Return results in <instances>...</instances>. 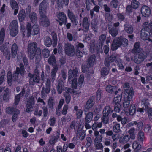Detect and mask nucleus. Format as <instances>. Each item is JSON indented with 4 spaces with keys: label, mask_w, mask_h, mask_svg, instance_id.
I'll return each instance as SVG.
<instances>
[{
    "label": "nucleus",
    "mask_w": 152,
    "mask_h": 152,
    "mask_svg": "<svg viewBox=\"0 0 152 152\" xmlns=\"http://www.w3.org/2000/svg\"><path fill=\"white\" fill-rule=\"evenodd\" d=\"M142 26V28L140 34L141 38L144 40L152 42V39H150V37L152 36V21L149 24L148 22H144Z\"/></svg>",
    "instance_id": "nucleus-1"
},
{
    "label": "nucleus",
    "mask_w": 152,
    "mask_h": 152,
    "mask_svg": "<svg viewBox=\"0 0 152 152\" xmlns=\"http://www.w3.org/2000/svg\"><path fill=\"white\" fill-rule=\"evenodd\" d=\"M47 7V3L45 0H43L40 3L39 7V12L42 18L40 23L42 26L45 27H48L50 24V22L48 18L43 13V12H46Z\"/></svg>",
    "instance_id": "nucleus-2"
},
{
    "label": "nucleus",
    "mask_w": 152,
    "mask_h": 152,
    "mask_svg": "<svg viewBox=\"0 0 152 152\" xmlns=\"http://www.w3.org/2000/svg\"><path fill=\"white\" fill-rule=\"evenodd\" d=\"M106 38V35L104 34H101L99 37L98 42L95 44L94 40L90 41V50L92 52L95 51L99 52L100 49L102 50V47L105 41Z\"/></svg>",
    "instance_id": "nucleus-3"
},
{
    "label": "nucleus",
    "mask_w": 152,
    "mask_h": 152,
    "mask_svg": "<svg viewBox=\"0 0 152 152\" xmlns=\"http://www.w3.org/2000/svg\"><path fill=\"white\" fill-rule=\"evenodd\" d=\"M128 41L127 39L120 36L115 38L113 41L111 48L112 51L116 50L118 48L122 45L127 46L128 44Z\"/></svg>",
    "instance_id": "nucleus-4"
},
{
    "label": "nucleus",
    "mask_w": 152,
    "mask_h": 152,
    "mask_svg": "<svg viewBox=\"0 0 152 152\" xmlns=\"http://www.w3.org/2000/svg\"><path fill=\"white\" fill-rule=\"evenodd\" d=\"M10 34V35L15 37L18 33V25L17 20H13L10 23L9 25Z\"/></svg>",
    "instance_id": "nucleus-5"
},
{
    "label": "nucleus",
    "mask_w": 152,
    "mask_h": 152,
    "mask_svg": "<svg viewBox=\"0 0 152 152\" xmlns=\"http://www.w3.org/2000/svg\"><path fill=\"white\" fill-rule=\"evenodd\" d=\"M57 17L58 19L56 20L59 22V25L61 26L63 24L66 25V27L67 29H69L71 27V23H66V17L65 14L62 12H59L57 14Z\"/></svg>",
    "instance_id": "nucleus-6"
},
{
    "label": "nucleus",
    "mask_w": 152,
    "mask_h": 152,
    "mask_svg": "<svg viewBox=\"0 0 152 152\" xmlns=\"http://www.w3.org/2000/svg\"><path fill=\"white\" fill-rule=\"evenodd\" d=\"M37 44L34 42L29 44L28 46V55L30 59H33L36 55L37 51Z\"/></svg>",
    "instance_id": "nucleus-7"
},
{
    "label": "nucleus",
    "mask_w": 152,
    "mask_h": 152,
    "mask_svg": "<svg viewBox=\"0 0 152 152\" xmlns=\"http://www.w3.org/2000/svg\"><path fill=\"white\" fill-rule=\"evenodd\" d=\"M113 108L109 105L106 106L103 111V117L102 118L103 122L107 123L108 121L109 116H110L113 113Z\"/></svg>",
    "instance_id": "nucleus-8"
},
{
    "label": "nucleus",
    "mask_w": 152,
    "mask_h": 152,
    "mask_svg": "<svg viewBox=\"0 0 152 152\" xmlns=\"http://www.w3.org/2000/svg\"><path fill=\"white\" fill-rule=\"evenodd\" d=\"M20 67H17L15 72L12 75L13 80L14 81H17L18 78V76L20 74L22 76H23L25 72L24 66L22 63L19 65Z\"/></svg>",
    "instance_id": "nucleus-9"
},
{
    "label": "nucleus",
    "mask_w": 152,
    "mask_h": 152,
    "mask_svg": "<svg viewBox=\"0 0 152 152\" xmlns=\"http://www.w3.org/2000/svg\"><path fill=\"white\" fill-rule=\"evenodd\" d=\"M64 49L65 53L66 55L73 56L75 55L74 46L70 43L67 42L65 44Z\"/></svg>",
    "instance_id": "nucleus-10"
},
{
    "label": "nucleus",
    "mask_w": 152,
    "mask_h": 152,
    "mask_svg": "<svg viewBox=\"0 0 152 152\" xmlns=\"http://www.w3.org/2000/svg\"><path fill=\"white\" fill-rule=\"evenodd\" d=\"M35 104V97L33 96L26 99V111L29 113L32 111V109Z\"/></svg>",
    "instance_id": "nucleus-11"
},
{
    "label": "nucleus",
    "mask_w": 152,
    "mask_h": 152,
    "mask_svg": "<svg viewBox=\"0 0 152 152\" xmlns=\"http://www.w3.org/2000/svg\"><path fill=\"white\" fill-rule=\"evenodd\" d=\"M142 105L145 107V111H146L149 117L152 116V108L149 107L150 104L148 99L145 98L141 102Z\"/></svg>",
    "instance_id": "nucleus-12"
},
{
    "label": "nucleus",
    "mask_w": 152,
    "mask_h": 152,
    "mask_svg": "<svg viewBox=\"0 0 152 152\" xmlns=\"http://www.w3.org/2000/svg\"><path fill=\"white\" fill-rule=\"evenodd\" d=\"M137 58L134 56V61L136 64H139L144 61L147 57V53L145 52L142 51L138 53Z\"/></svg>",
    "instance_id": "nucleus-13"
},
{
    "label": "nucleus",
    "mask_w": 152,
    "mask_h": 152,
    "mask_svg": "<svg viewBox=\"0 0 152 152\" xmlns=\"http://www.w3.org/2000/svg\"><path fill=\"white\" fill-rule=\"evenodd\" d=\"M124 94L123 98L132 100L134 95V91L132 87L129 89H124Z\"/></svg>",
    "instance_id": "nucleus-14"
},
{
    "label": "nucleus",
    "mask_w": 152,
    "mask_h": 152,
    "mask_svg": "<svg viewBox=\"0 0 152 152\" xmlns=\"http://www.w3.org/2000/svg\"><path fill=\"white\" fill-rule=\"evenodd\" d=\"M51 83L49 80H47L46 81L45 88L43 87L41 91V95L42 97H45L46 96V94H48L50 91Z\"/></svg>",
    "instance_id": "nucleus-15"
},
{
    "label": "nucleus",
    "mask_w": 152,
    "mask_h": 152,
    "mask_svg": "<svg viewBox=\"0 0 152 152\" xmlns=\"http://www.w3.org/2000/svg\"><path fill=\"white\" fill-rule=\"evenodd\" d=\"M82 24V30L84 32H87L89 30L90 23L89 22L88 18L87 17H84L83 19Z\"/></svg>",
    "instance_id": "nucleus-16"
},
{
    "label": "nucleus",
    "mask_w": 152,
    "mask_h": 152,
    "mask_svg": "<svg viewBox=\"0 0 152 152\" xmlns=\"http://www.w3.org/2000/svg\"><path fill=\"white\" fill-rule=\"evenodd\" d=\"M118 59L117 58L116 56L115 55L112 54L110 56L105 58L104 64L107 67H109L110 65V63L114 62L115 61L116 62V60Z\"/></svg>",
    "instance_id": "nucleus-17"
},
{
    "label": "nucleus",
    "mask_w": 152,
    "mask_h": 152,
    "mask_svg": "<svg viewBox=\"0 0 152 152\" xmlns=\"http://www.w3.org/2000/svg\"><path fill=\"white\" fill-rule=\"evenodd\" d=\"M67 15L73 24L76 26L77 25L78 21L77 20L76 18L74 13L69 9L67 10Z\"/></svg>",
    "instance_id": "nucleus-18"
},
{
    "label": "nucleus",
    "mask_w": 152,
    "mask_h": 152,
    "mask_svg": "<svg viewBox=\"0 0 152 152\" xmlns=\"http://www.w3.org/2000/svg\"><path fill=\"white\" fill-rule=\"evenodd\" d=\"M151 9L149 7L145 5L142 6L141 12L142 15L144 17H148L151 14Z\"/></svg>",
    "instance_id": "nucleus-19"
},
{
    "label": "nucleus",
    "mask_w": 152,
    "mask_h": 152,
    "mask_svg": "<svg viewBox=\"0 0 152 152\" xmlns=\"http://www.w3.org/2000/svg\"><path fill=\"white\" fill-rule=\"evenodd\" d=\"M95 97L93 96L89 98L87 101L85 107L87 110H89L94 105L95 103Z\"/></svg>",
    "instance_id": "nucleus-20"
},
{
    "label": "nucleus",
    "mask_w": 152,
    "mask_h": 152,
    "mask_svg": "<svg viewBox=\"0 0 152 152\" xmlns=\"http://www.w3.org/2000/svg\"><path fill=\"white\" fill-rule=\"evenodd\" d=\"M10 3L11 8L14 10V15H16L19 9V6L17 2L15 0H10Z\"/></svg>",
    "instance_id": "nucleus-21"
},
{
    "label": "nucleus",
    "mask_w": 152,
    "mask_h": 152,
    "mask_svg": "<svg viewBox=\"0 0 152 152\" xmlns=\"http://www.w3.org/2000/svg\"><path fill=\"white\" fill-rule=\"evenodd\" d=\"M140 43L139 42H135L134 45L133 49L132 50V53L133 54L139 53L141 51Z\"/></svg>",
    "instance_id": "nucleus-22"
},
{
    "label": "nucleus",
    "mask_w": 152,
    "mask_h": 152,
    "mask_svg": "<svg viewBox=\"0 0 152 152\" xmlns=\"http://www.w3.org/2000/svg\"><path fill=\"white\" fill-rule=\"evenodd\" d=\"M19 110L13 106H9L6 108L5 111L6 113L12 115L19 111Z\"/></svg>",
    "instance_id": "nucleus-23"
},
{
    "label": "nucleus",
    "mask_w": 152,
    "mask_h": 152,
    "mask_svg": "<svg viewBox=\"0 0 152 152\" xmlns=\"http://www.w3.org/2000/svg\"><path fill=\"white\" fill-rule=\"evenodd\" d=\"M96 58V56L94 54L91 55L86 61V64L89 66L92 67L95 61Z\"/></svg>",
    "instance_id": "nucleus-24"
},
{
    "label": "nucleus",
    "mask_w": 152,
    "mask_h": 152,
    "mask_svg": "<svg viewBox=\"0 0 152 152\" xmlns=\"http://www.w3.org/2000/svg\"><path fill=\"white\" fill-rule=\"evenodd\" d=\"M57 91L59 94H61L64 89V86L63 81L61 80L58 81V84L56 86Z\"/></svg>",
    "instance_id": "nucleus-25"
},
{
    "label": "nucleus",
    "mask_w": 152,
    "mask_h": 152,
    "mask_svg": "<svg viewBox=\"0 0 152 152\" xmlns=\"http://www.w3.org/2000/svg\"><path fill=\"white\" fill-rule=\"evenodd\" d=\"M18 46L15 43L13 44L11 47V53L12 57L14 58L15 57L17 53L18 50Z\"/></svg>",
    "instance_id": "nucleus-26"
},
{
    "label": "nucleus",
    "mask_w": 152,
    "mask_h": 152,
    "mask_svg": "<svg viewBox=\"0 0 152 152\" xmlns=\"http://www.w3.org/2000/svg\"><path fill=\"white\" fill-rule=\"evenodd\" d=\"M29 76L30 77V82L31 83L33 84L34 83H38L39 82V76L36 75H33V74L29 73Z\"/></svg>",
    "instance_id": "nucleus-27"
},
{
    "label": "nucleus",
    "mask_w": 152,
    "mask_h": 152,
    "mask_svg": "<svg viewBox=\"0 0 152 152\" xmlns=\"http://www.w3.org/2000/svg\"><path fill=\"white\" fill-rule=\"evenodd\" d=\"M26 16L25 11L23 9L20 10L19 12L18 16L19 21L21 22L23 21Z\"/></svg>",
    "instance_id": "nucleus-28"
},
{
    "label": "nucleus",
    "mask_w": 152,
    "mask_h": 152,
    "mask_svg": "<svg viewBox=\"0 0 152 152\" xmlns=\"http://www.w3.org/2000/svg\"><path fill=\"white\" fill-rule=\"evenodd\" d=\"M109 33L113 37H115L118 33V28H116L114 27H109Z\"/></svg>",
    "instance_id": "nucleus-29"
},
{
    "label": "nucleus",
    "mask_w": 152,
    "mask_h": 152,
    "mask_svg": "<svg viewBox=\"0 0 152 152\" xmlns=\"http://www.w3.org/2000/svg\"><path fill=\"white\" fill-rule=\"evenodd\" d=\"M58 67L57 65H55L53 67L51 72V77L52 78V81L53 82L55 78L56 73L57 72Z\"/></svg>",
    "instance_id": "nucleus-30"
},
{
    "label": "nucleus",
    "mask_w": 152,
    "mask_h": 152,
    "mask_svg": "<svg viewBox=\"0 0 152 152\" xmlns=\"http://www.w3.org/2000/svg\"><path fill=\"white\" fill-rule=\"evenodd\" d=\"M132 147L135 152H138L140 151L141 145L137 141H134L132 144Z\"/></svg>",
    "instance_id": "nucleus-31"
},
{
    "label": "nucleus",
    "mask_w": 152,
    "mask_h": 152,
    "mask_svg": "<svg viewBox=\"0 0 152 152\" xmlns=\"http://www.w3.org/2000/svg\"><path fill=\"white\" fill-rule=\"evenodd\" d=\"M145 137L143 132L141 130L139 131L137 135V140L140 143H142L145 139Z\"/></svg>",
    "instance_id": "nucleus-32"
},
{
    "label": "nucleus",
    "mask_w": 152,
    "mask_h": 152,
    "mask_svg": "<svg viewBox=\"0 0 152 152\" xmlns=\"http://www.w3.org/2000/svg\"><path fill=\"white\" fill-rule=\"evenodd\" d=\"M93 116V112H90L86 115L85 123V124L89 123L92 120Z\"/></svg>",
    "instance_id": "nucleus-33"
},
{
    "label": "nucleus",
    "mask_w": 152,
    "mask_h": 152,
    "mask_svg": "<svg viewBox=\"0 0 152 152\" xmlns=\"http://www.w3.org/2000/svg\"><path fill=\"white\" fill-rule=\"evenodd\" d=\"M106 90L107 92L110 94H113L115 90L117 89L116 86H113L110 85H108L106 87Z\"/></svg>",
    "instance_id": "nucleus-34"
},
{
    "label": "nucleus",
    "mask_w": 152,
    "mask_h": 152,
    "mask_svg": "<svg viewBox=\"0 0 152 152\" xmlns=\"http://www.w3.org/2000/svg\"><path fill=\"white\" fill-rule=\"evenodd\" d=\"M48 63L50 65L53 66L56 65V61L55 56L53 55H51L48 60Z\"/></svg>",
    "instance_id": "nucleus-35"
},
{
    "label": "nucleus",
    "mask_w": 152,
    "mask_h": 152,
    "mask_svg": "<svg viewBox=\"0 0 152 152\" xmlns=\"http://www.w3.org/2000/svg\"><path fill=\"white\" fill-rule=\"evenodd\" d=\"M77 135V136H79L80 138L83 140L84 138L86 135L85 132L84 130L82 131V129L80 128V127L79 126L78 128Z\"/></svg>",
    "instance_id": "nucleus-36"
},
{
    "label": "nucleus",
    "mask_w": 152,
    "mask_h": 152,
    "mask_svg": "<svg viewBox=\"0 0 152 152\" xmlns=\"http://www.w3.org/2000/svg\"><path fill=\"white\" fill-rule=\"evenodd\" d=\"M77 72L75 70L72 71L71 73H70V71L69 72V76L68 77V80L70 81L71 80H72L74 78H76L77 76Z\"/></svg>",
    "instance_id": "nucleus-37"
},
{
    "label": "nucleus",
    "mask_w": 152,
    "mask_h": 152,
    "mask_svg": "<svg viewBox=\"0 0 152 152\" xmlns=\"http://www.w3.org/2000/svg\"><path fill=\"white\" fill-rule=\"evenodd\" d=\"M5 36V29L4 27L1 28L0 30V45L3 42Z\"/></svg>",
    "instance_id": "nucleus-38"
},
{
    "label": "nucleus",
    "mask_w": 152,
    "mask_h": 152,
    "mask_svg": "<svg viewBox=\"0 0 152 152\" xmlns=\"http://www.w3.org/2000/svg\"><path fill=\"white\" fill-rule=\"evenodd\" d=\"M69 0H58L57 4L59 8H62L64 4L67 6L68 4Z\"/></svg>",
    "instance_id": "nucleus-39"
},
{
    "label": "nucleus",
    "mask_w": 152,
    "mask_h": 152,
    "mask_svg": "<svg viewBox=\"0 0 152 152\" xmlns=\"http://www.w3.org/2000/svg\"><path fill=\"white\" fill-rule=\"evenodd\" d=\"M44 43L45 45L48 47H50L52 44L51 38L48 36L44 38Z\"/></svg>",
    "instance_id": "nucleus-40"
},
{
    "label": "nucleus",
    "mask_w": 152,
    "mask_h": 152,
    "mask_svg": "<svg viewBox=\"0 0 152 152\" xmlns=\"http://www.w3.org/2000/svg\"><path fill=\"white\" fill-rule=\"evenodd\" d=\"M31 22L33 23H37V17L36 14L34 12H33L30 14L29 16Z\"/></svg>",
    "instance_id": "nucleus-41"
},
{
    "label": "nucleus",
    "mask_w": 152,
    "mask_h": 152,
    "mask_svg": "<svg viewBox=\"0 0 152 152\" xmlns=\"http://www.w3.org/2000/svg\"><path fill=\"white\" fill-rule=\"evenodd\" d=\"M110 69L107 67H104L102 68L101 71V75L102 77H104L107 75L109 73Z\"/></svg>",
    "instance_id": "nucleus-42"
},
{
    "label": "nucleus",
    "mask_w": 152,
    "mask_h": 152,
    "mask_svg": "<svg viewBox=\"0 0 152 152\" xmlns=\"http://www.w3.org/2000/svg\"><path fill=\"white\" fill-rule=\"evenodd\" d=\"M64 96L65 98V100L66 103L67 104H68L70 102L71 100V94H70V93H69L68 92L65 91L64 93Z\"/></svg>",
    "instance_id": "nucleus-43"
},
{
    "label": "nucleus",
    "mask_w": 152,
    "mask_h": 152,
    "mask_svg": "<svg viewBox=\"0 0 152 152\" xmlns=\"http://www.w3.org/2000/svg\"><path fill=\"white\" fill-rule=\"evenodd\" d=\"M122 95L121 93L119 95H117L116 97L115 96L113 99V101L115 104H121L120 102L122 98Z\"/></svg>",
    "instance_id": "nucleus-44"
},
{
    "label": "nucleus",
    "mask_w": 152,
    "mask_h": 152,
    "mask_svg": "<svg viewBox=\"0 0 152 152\" xmlns=\"http://www.w3.org/2000/svg\"><path fill=\"white\" fill-rule=\"evenodd\" d=\"M32 34L33 35H35L38 34L39 31V28L37 25L34 24L32 26Z\"/></svg>",
    "instance_id": "nucleus-45"
},
{
    "label": "nucleus",
    "mask_w": 152,
    "mask_h": 152,
    "mask_svg": "<svg viewBox=\"0 0 152 152\" xmlns=\"http://www.w3.org/2000/svg\"><path fill=\"white\" fill-rule=\"evenodd\" d=\"M9 90L7 89H6L4 92L3 99L4 101L7 102L9 100Z\"/></svg>",
    "instance_id": "nucleus-46"
},
{
    "label": "nucleus",
    "mask_w": 152,
    "mask_h": 152,
    "mask_svg": "<svg viewBox=\"0 0 152 152\" xmlns=\"http://www.w3.org/2000/svg\"><path fill=\"white\" fill-rule=\"evenodd\" d=\"M102 126L101 122H94L92 125V128L94 131L97 130L98 128H101Z\"/></svg>",
    "instance_id": "nucleus-47"
},
{
    "label": "nucleus",
    "mask_w": 152,
    "mask_h": 152,
    "mask_svg": "<svg viewBox=\"0 0 152 152\" xmlns=\"http://www.w3.org/2000/svg\"><path fill=\"white\" fill-rule=\"evenodd\" d=\"M130 138L129 135H125L123 137H121L120 139V141L121 143H126L127 142Z\"/></svg>",
    "instance_id": "nucleus-48"
},
{
    "label": "nucleus",
    "mask_w": 152,
    "mask_h": 152,
    "mask_svg": "<svg viewBox=\"0 0 152 152\" xmlns=\"http://www.w3.org/2000/svg\"><path fill=\"white\" fill-rule=\"evenodd\" d=\"M140 5V2L137 0H132L131 3V5L133 9H137Z\"/></svg>",
    "instance_id": "nucleus-49"
},
{
    "label": "nucleus",
    "mask_w": 152,
    "mask_h": 152,
    "mask_svg": "<svg viewBox=\"0 0 152 152\" xmlns=\"http://www.w3.org/2000/svg\"><path fill=\"white\" fill-rule=\"evenodd\" d=\"M52 39L53 41V45L54 47L56 46L57 43V37L56 34L55 32H53Z\"/></svg>",
    "instance_id": "nucleus-50"
},
{
    "label": "nucleus",
    "mask_w": 152,
    "mask_h": 152,
    "mask_svg": "<svg viewBox=\"0 0 152 152\" xmlns=\"http://www.w3.org/2000/svg\"><path fill=\"white\" fill-rule=\"evenodd\" d=\"M132 100L124 98V101L123 102V107L124 108H128L130 105V102Z\"/></svg>",
    "instance_id": "nucleus-51"
},
{
    "label": "nucleus",
    "mask_w": 152,
    "mask_h": 152,
    "mask_svg": "<svg viewBox=\"0 0 152 152\" xmlns=\"http://www.w3.org/2000/svg\"><path fill=\"white\" fill-rule=\"evenodd\" d=\"M72 81V88L74 89H76L77 87L78 82L77 78H74L71 80L69 82Z\"/></svg>",
    "instance_id": "nucleus-52"
},
{
    "label": "nucleus",
    "mask_w": 152,
    "mask_h": 152,
    "mask_svg": "<svg viewBox=\"0 0 152 152\" xmlns=\"http://www.w3.org/2000/svg\"><path fill=\"white\" fill-rule=\"evenodd\" d=\"M91 66H89L86 64V65L82 64L81 66L82 71L83 73H89V68Z\"/></svg>",
    "instance_id": "nucleus-53"
},
{
    "label": "nucleus",
    "mask_w": 152,
    "mask_h": 152,
    "mask_svg": "<svg viewBox=\"0 0 152 152\" xmlns=\"http://www.w3.org/2000/svg\"><path fill=\"white\" fill-rule=\"evenodd\" d=\"M119 70H123L124 68V66L122 64V60L120 59H118L116 60V62Z\"/></svg>",
    "instance_id": "nucleus-54"
},
{
    "label": "nucleus",
    "mask_w": 152,
    "mask_h": 152,
    "mask_svg": "<svg viewBox=\"0 0 152 152\" xmlns=\"http://www.w3.org/2000/svg\"><path fill=\"white\" fill-rule=\"evenodd\" d=\"M42 54L45 58H48L50 55V52L48 49L45 48L42 50Z\"/></svg>",
    "instance_id": "nucleus-55"
},
{
    "label": "nucleus",
    "mask_w": 152,
    "mask_h": 152,
    "mask_svg": "<svg viewBox=\"0 0 152 152\" xmlns=\"http://www.w3.org/2000/svg\"><path fill=\"white\" fill-rule=\"evenodd\" d=\"M120 124H115L113 127V130L114 132L116 133H118L120 132L121 131L120 129Z\"/></svg>",
    "instance_id": "nucleus-56"
},
{
    "label": "nucleus",
    "mask_w": 152,
    "mask_h": 152,
    "mask_svg": "<svg viewBox=\"0 0 152 152\" xmlns=\"http://www.w3.org/2000/svg\"><path fill=\"white\" fill-rule=\"evenodd\" d=\"M125 30L127 33L132 34L133 31V28L131 25H128L125 27Z\"/></svg>",
    "instance_id": "nucleus-57"
},
{
    "label": "nucleus",
    "mask_w": 152,
    "mask_h": 152,
    "mask_svg": "<svg viewBox=\"0 0 152 152\" xmlns=\"http://www.w3.org/2000/svg\"><path fill=\"white\" fill-rule=\"evenodd\" d=\"M135 129L134 128H132L130 129L129 131L128 132L130 136L129 137L132 139H134L135 138V136L134 134Z\"/></svg>",
    "instance_id": "nucleus-58"
},
{
    "label": "nucleus",
    "mask_w": 152,
    "mask_h": 152,
    "mask_svg": "<svg viewBox=\"0 0 152 152\" xmlns=\"http://www.w3.org/2000/svg\"><path fill=\"white\" fill-rule=\"evenodd\" d=\"M119 2L118 0H112L110 3V6L114 8H116Z\"/></svg>",
    "instance_id": "nucleus-59"
},
{
    "label": "nucleus",
    "mask_w": 152,
    "mask_h": 152,
    "mask_svg": "<svg viewBox=\"0 0 152 152\" xmlns=\"http://www.w3.org/2000/svg\"><path fill=\"white\" fill-rule=\"evenodd\" d=\"M121 108V104H115L114 110L115 112H119L120 111Z\"/></svg>",
    "instance_id": "nucleus-60"
},
{
    "label": "nucleus",
    "mask_w": 152,
    "mask_h": 152,
    "mask_svg": "<svg viewBox=\"0 0 152 152\" xmlns=\"http://www.w3.org/2000/svg\"><path fill=\"white\" fill-rule=\"evenodd\" d=\"M84 76L83 75H81L78 78V85L81 87L83 84L84 81Z\"/></svg>",
    "instance_id": "nucleus-61"
},
{
    "label": "nucleus",
    "mask_w": 152,
    "mask_h": 152,
    "mask_svg": "<svg viewBox=\"0 0 152 152\" xmlns=\"http://www.w3.org/2000/svg\"><path fill=\"white\" fill-rule=\"evenodd\" d=\"M65 91L68 92L69 93H70V94H72L75 95L77 94V91L71 89L70 88L65 87Z\"/></svg>",
    "instance_id": "nucleus-62"
},
{
    "label": "nucleus",
    "mask_w": 152,
    "mask_h": 152,
    "mask_svg": "<svg viewBox=\"0 0 152 152\" xmlns=\"http://www.w3.org/2000/svg\"><path fill=\"white\" fill-rule=\"evenodd\" d=\"M20 111L18 112L17 113H14L12 115V121L14 122L16 121V120L18 118V115L20 114Z\"/></svg>",
    "instance_id": "nucleus-63"
},
{
    "label": "nucleus",
    "mask_w": 152,
    "mask_h": 152,
    "mask_svg": "<svg viewBox=\"0 0 152 152\" xmlns=\"http://www.w3.org/2000/svg\"><path fill=\"white\" fill-rule=\"evenodd\" d=\"M20 97V94H18L15 96L14 103L15 104L17 105L18 104Z\"/></svg>",
    "instance_id": "nucleus-64"
}]
</instances>
